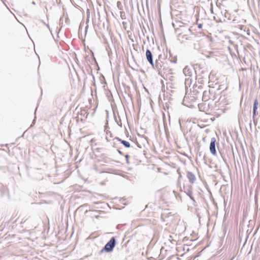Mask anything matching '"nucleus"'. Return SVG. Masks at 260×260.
I'll return each mask as SVG.
<instances>
[{
	"label": "nucleus",
	"mask_w": 260,
	"mask_h": 260,
	"mask_svg": "<svg viewBox=\"0 0 260 260\" xmlns=\"http://www.w3.org/2000/svg\"><path fill=\"white\" fill-rule=\"evenodd\" d=\"M183 251H186V252H188V251H189V248H188V247H187V248H186V247H184L183 248Z\"/></svg>",
	"instance_id": "obj_19"
},
{
	"label": "nucleus",
	"mask_w": 260,
	"mask_h": 260,
	"mask_svg": "<svg viewBox=\"0 0 260 260\" xmlns=\"http://www.w3.org/2000/svg\"><path fill=\"white\" fill-rule=\"evenodd\" d=\"M203 91L204 90H203L202 85H196L195 87H193V89L192 91V94L196 96L194 97L195 98H201V95Z\"/></svg>",
	"instance_id": "obj_3"
},
{
	"label": "nucleus",
	"mask_w": 260,
	"mask_h": 260,
	"mask_svg": "<svg viewBox=\"0 0 260 260\" xmlns=\"http://www.w3.org/2000/svg\"><path fill=\"white\" fill-rule=\"evenodd\" d=\"M89 74L92 76V79L94 81V84H95V77H94V76L92 74V71H90V72L89 73Z\"/></svg>",
	"instance_id": "obj_18"
},
{
	"label": "nucleus",
	"mask_w": 260,
	"mask_h": 260,
	"mask_svg": "<svg viewBox=\"0 0 260 260\" xmlns=\"http://www.w3.org/2000/svg\"><path fill=\"white\" fill-rule=\"evenodd\" d=\"M258 104V100H257V99H255V100L254 101V102H253L252 110H257Z\"/></svg>",
	"instance_id": "obj_13"
},
{
	"label": "nucleus",
	"mask_w": 260,
	"mask_h": 260,
	"mask_svg": "<svg viewBox=\"0 0 260 260\" xmlns=\"http://www.w3.org/2000/svg\"><path fill=\"white\" fill-rule=\"evenodd\" d=\"M94 216H95V218H97V219H98V218H99V217H100V215H95Z\"/></svg>",
	"instance_id": "obj_31"
},
{
	"label": "nucleus",
	"mask_w": 260,
	"mask_h": 260,
	"mask_svg": "<svg viewBox=\"0 0 260 260\" xmlns=\"http://www.w3.org/2000/svg\"><path fill=\"white\" fill-rule=\"evenodd\" d=\"M220 86L221 85H219V87L217 89V91L218 92H219V90L221 89ZM211 96L212 98L211 99L213 101H215L216 103L219 102L221 98V96H219V93H215L213 91L212 96Z\"/></svg>",
	"instance_id": "obj_8"
},
{
	"label": "nucleus",
	"mask_w": 260,
	"mask_h": 260,
	"mask_svg": "<svg viewBox=\"0 0 260 260\" xmlns=\"http://www.w3.org/2000/svg\"><path fill=\"white\" fill-rule=\"evenodd\" d=\"M168 53H169L170 57L173 58V59L171 60V62L172 63H177V56H175L173 57V55L170 50H169Z\"/></svg>",
	"instance_id": "obj_12"
},
{
	"label": "nucleus",
	"mask_w": 260,
	"mask_h": 260,
	"mask_svg": "<svg viewBox=\"0 0 260 260\" xmlns=\"http://www.w3.org/2000/svg\"><path fill=\"white\" fill-rule=\"evenodd\" d=\"M116 239L115 237H112L105 245L104 250H107V253L112 252L116 245Z\"/></svg>",
	"instance_id": "obj_2"
},
{
	"label": "nucleus",
	"mask_w": 260,
	"mask_h": 260,
	"mask_svg": "<svg viewBox=\"0 0 260 260\" xmlns=\"http://www.w3.org/2000/svg\"><path fill=\"white\" fill-rule=\"evenodd\" d=\"M120 16L122 17V12H121Z\"/></svg>",
	"instance_id": "obj_47"
},
{
	"label": "nucleus",
	"mask_w": 260,
	"mask_h": 260,
	"mask_svg": "<svg viewBox=\"0 0 260 260\" xmlns=\"http://www.w3.org/2000/svg\"><path fill=\"white\" fill-rule=\"evenodd\" d=\"M231 147H232V151H233V145H231Z\"/></svg>",
	"instance_id": "obj_39"
},
{
	"label": "nucleus",
	"mask_w": 260,
	"mask_h": 260,
	"mask_svg": "<svg viewBox=\"0 0 260 260\" xmlns=\"http://www.w3.org/2000/svg\"><path fill=\"white\" fill-rule=\"evenodd\" d=\"M183 74L185 76H188L185 80V84H191L192 79L191 78L192 76L193 73H196L194 68L192 66H186L183 70Z\"/></svg>",
	"instance_id": "obj_1"
},
{
	"label": "nucleus",
	"mask_w": 260,
	"mask_h": 260,
	"mask_svg": "<svg viewBox=\"0 0 260 260\" xmlns=\"http://www.w3.org/2000/svg\"><path fill=\"white\" fill-rule=\"evenodd\" d=\"M180 190H181V191H182L183 190V189H182V188H181Z\"/></svg>",
	"instance_id": "obj_42"
},
{
	"label": "nucleus",
	"mask_w": 260,
	"mask_h": 260,
	"mask_svg": "<svg viewBox=\"0 0 260 260\" xmlns=\"http://www.w3.org/2000/svg\"><path fill=\"white\" fill-rule=\"evenodd\" d=\"M258 115L257 110H252V118L254 119L255 117Z\"/></svg>",
	"instance_id": "obj_15"
},
{
	"label": "nucleus",
	"mask_w": 260,
	"mask_h": 260,
	"mask_svg": "<svg viewBox=\"0 0 260 260\" xmlns=\"http://www.w3.org/2000/svg\"><path fill=\"white\" fill-rule=\"evenodd\" d=\"M36 110H37V108L36 109ZM36 110H35V113H34V114H35V118H34V119L33 120L32 124H34L35 123V122H36Z\"/></svg>",
	"instance_id": "obj_21"
},
{
	"label": "nucleus",
	"mask_w": 260,
	"mask_h": 260,
	"mask_svg": "<svg viewBox=\"0 0 260 260\" xmlns=\"http://www.w3.org/2000/svg\"><path fill=\"white\" fill-rule=\"evenodd\" d=\"M42 22L44 24L46 25V26H47V27L50 29L49 25L48 24H46L45 23V22L43 20H42Z\"/></svg>",
	"instance_id": "obj_24"
},
{
	"label": "nucleus",
	"mask_w": 260,
	"mask_h": 260,
	"mask_svg": "<svg viewBox=\"0 0 260 260\" xmlns=\"http://www.w3.org/2000/svg\"><path fill=\"white\" fill-rule=\"evenodd\" d=\"M181 177V175L180 174L179 176L178 179H179Z\"/></svg>",
	"instance_id": "obj_35"
},
{
	"label": "nucleus",
	"mask_w": 260,
	"mask_h": 260,
	"mask_svg": "<svg viewBox=\"0 0 260 260\" xmlns=\"http://www.w3.org/2000/svg\"><path fill=\"white\" fill-rule=\"evenodd\" d=\"M88 27V25L85 27V31H86V32H87V30Z\"/></svg>",
	"instance_id": "obj_32"
},
{
	"label": "nucleus",
	"mask_w": 260,
	"mask_h": 260,
	"mask_svg": "<svg viewBox=\"0 0 260 260\" xmlns=\"http://www.w3.org/2000/svg\"><path fill=\"white\" fill-rule=\"evenodd\" d=\"M115 121L117 122V119L115 117Z\"/></svg>",
	"instance_id": "obj_46"
},
{
	"label": "nucleus",
	"mask_w": 260,
	"mask_h": 260,
	"mask_svg": "<svg viewBox=\"0 0 260 260\" xmlns=\"http://www.w3.org/2000/svg\"><path fill=\"white\" fill-rule=\"evenodd\" d=\"M164 43L166 44V39L165 38H164Z\"/></svg>",
	"instance_id": "obj_38"
},
{
	"label": "nucleus",
	"mask_w": 260,
	"mask_h": 260,
	"mask_svg": "<svg viewBox=\"0 0 260 260\" xmlns=\"http://www.w3.org/2000/svg\"><path fill=\"white\" fill-rule=\"evenodd\" d=\"M203 159L204 160V162L205 164H206V156L205 154L203 155Z\"/></svg>",
	"instance_id": "obj_23"
},
{
	"label": "nucleus",
	"mask_w": 260,
	"mask_h": 260,
	"mask_svg": "<svg viewBox=\"0 0 260 260\" xmlns=\"http://www.w3.org/2000/svg\"><path fill=\"white\" fill-rule=\"evenodd\" d=\"M117 152H118V153H119V154H120V155H123V153H122V152L120 150V149H117Z\"/></svg>",
	"instance_id": "obj_22"
},
{
	"label": "nucleus",
	"mask_w": 260,
	"mask_h": 260,
	"mask_svg": "<svg viewBox=\"0 0 260 260\" xmlns=\"http://www.w3.org/2000/svg\"><path fill=\"white\" fill-rule=\"evenodd\" d=\"M31 4H32V5H35V4H36V3H35L34 1H32V3H31Z\"/></svg>",
	"instance_id": "obj_34"
},
{
	"label": "nucleus",
	"mask_w": 260,
	"mask_h": 260,
	"mask_svg": "<svg viewBox=\"0 0 260 260\" xmlns=\"http://www.w3.org/2000/svg\"><path fill=\"white\" fill-rule=\"evenodd\" d=\"M106 139L107 140V141H109V139H108L107 137H106Z\"/></svg>",
	"instance_id": "obj_36"
},
{
	"label": "nucleus",
	"mask_w": 260,
	"mask_h": 260,
	"mask_svg": "<svg viewBox=\"0 0 260 260\" xmlns=\"http://www.w3.org/2000/svg\"><path fill=\"white\" fill-rule=\"evenodd\" d=\"M213 90L209 89L208 91L204 90L202 93L201 98L203 101L206 102L212 98Z\"/></svg>",
	"instance_id": "obj_4"
},
{
	"label": "nucleus",
	"mask_w": 260,
	"mask_h": 260,
	"mask_svg": "<svg viewBox=\"0 0 260 260\" xmlns=\"http://www.w3.org/2000/svg\"><path fill=\"white\" fill-rule=\"evenodd\" d=\"M107 128H109V126H108V121H107V123H106V124L105 125V132H106L107 134H109V132H110V131L107 130Z\"/></svg>",
	"instance_id": "obj_14"
},
{
	"label": "nucleus",
	"mask_w": 260,
	"mask_h": 260,
	"mask_svg": "<svg viewBox=\"0 0 260 260\" xmlns=\"http://www.w3.org/2000/svg\"><path fill=\"white\" fill-rule=\"evenodd\" d=\"M249 126H250V130L251 131V120L250 121V122H249Z\"/></svg>",
	"instance_id": "obj_30"
},
{
	"label": "nucleus",
	"mask_w": 260,
	"mask_h": 260,
	"mask_svg": "<svg viewBox=\"0 0 260 260\" xmlns=\"http://www.w3.org/2000/svg\"><path fill=\"white\" fill-rule=\"evenodd\" d=\"M138 146L140 148H141V146H140V144H138Z\"/></svg>",
	"instance_id": "obj_40"
},
{
	"label": "nucleus",
	"mask_w": 260,
	"mask_h": 260,
	"mask_svg": "<svg viewBox=\"0 0 260 260\" xmlns=\"http://www.w3.org/2000/svg\"><path fill=\"white\" fill-rule=\"evenodd\" d=\"M186 177L188 179V181L190 184H193L194 183L196 177L194 174L190 171L187 172Z\"/></svg>",
	"instance_id": "obj_9"
},
{
	"label": "nucleus",
	"mask_w": 260,
	"mask_h": 260,
	"mask_svg": "<svg viewBox=\"0 0 260 260\" xmlns=\"http://www.w3.org/2000/svg\"><path fill=\"white\" fill-rule=\"evenodd\" d=\"M159 25H160V27H162V23H161V22L160 23V24H159Z\"/></svg>",
	"instance_id": "obj_37"
},
{
	"label": "nucleus",
	"mask_w": 260,
	"mask_h": 260,
	"mask_svg": "<svg viewBox=\"0 0 260 260\" xmlns=\"http://www.w3.org/2000/svg\"><path fill=\"white\" fill-rule=\"evenodd\" d=\"M102 155L103 156H104V154H102Z\"/></svg>",
	"instance_id": "obj_48"
},
{
	"label": "nucleus",
	"mask_w": 260,
	"mask_h": 260,
	"mask_svg": "<svg viewBox=\"0 0 260 260\" xmlns=\"http://www.w3.org/2000/svg\"><path fill=\"white\" fill-rule=\"evenodd\" d=\"M147 38L148 40H149V37H147Z\"/></svg>",
	"instance_id": "obj_44"
},
{
	"label": "nucleus",
	"mask_w": 260,
	"mask_h": 260,
	"mask_svg": "<svg viewBox=\"0 0 260 260\" xmlns=\"http://www.w3.org/2000/svg\"><path fill=\"white\" fill-rule=\"evenodd\" d=\"M198 156H199V157H202V155H203L202 152H199V153H198Z\"/></svg>",
	"instance_id": "obj_28"
},
{
	"label": "nucleus",
	"mask_w": 260,
	"mask_h": 260,
	"mask_svg": "<svg viewBox=\"0 0 260 260\" xmlns=\"http://www.w3.org/2000/svg\"><path fill=\"white\" fill-rule=\"evenodd\" d=\"M93 212H98V211H97V210H93Z\"/></svg>",
	"instance_id": "obj_43"
},
{
	"label": "nucleus",
	"mask_w": 260,
	"mask_h": 260,
	"mask_svg": "<svg viewBox=\"0 0 260 260\" xmlns=\"http://www.w3.org/2000/svg\"><path fill=\"white\" fill-rule=\"evenodd\" d=\"M183 189H184V192L186 194L187 196H188L191 200H192L193 203L196 202V201L194 198L192 196V186L191 185H189L186 189L185 188V186H183Z\"/></svg>",
	"instance_id": "obj_7"
},
{
	"label": "nucleus",
	"mask_w": 260,
	"mask_h": 260,
	"mask_svg": "<svg viewBox=\"0 0 260 260\" xmlns=\"http://www.w3.org/2000/svg\"><path fill=\"white\" fill-rule=\"evenodd\" d=\"M114 139L117 140L118 141L120 142L125 148H129L131 147V144L129 142L122 140L119 137H115Z\"/></svg>",
	"instance_id": "obj_11"
},
{
	"label": "nucleus",
	"mask_w": 260,
	"mask_h": 260,
	"mask_svg": "<svg viewBox=\"0 0 260 260\" xmlns=\"http://www.w3.org/2000/svg\"><path fill=\"white\" fill-rule=\"evenodd\" d=\"M146 58L149 64L152 67H154L153 54L151 51L148 49H147L146 51Z\"/></svg>",
	"instance_id": "obj_6"
},
{
	"label": "nucleus",
	"mask_w": 260,
	"mask_h": 260,
	"mask_svg": "<svg viewBox=\"0 0 260 260\" xmlns=\"http://www.w3.org/2000/svg\"><path fill=\"white\" fill-rule=\"evenodd\" d=\"M88 21H89V19H88L87 20V21H86V23H87Z\"/></svg>",
	"instance_id": "obj_45"
},
{
	"label": "nucleus",
	"mask_w": 260,
	"mask_h": 260,
	"mask_svg": "<svg viewBox=\"0 0 260 260\" xmlns=\"http://www.w3.org/2000/svg\"><path fill=\"white\" fill-rule=\"evenodd\" d=\"M161 54H160L158 55V59H157L156 60H158V61H160V58H161Z\"/></svg>",
	"instance_id": "obj_27"
},
{
	"label": "nucleus",
	"mask_w": 260,
	"mask_h": 260,
	"mask_svg": "<svg viewBox=\"0 0 260 260\" xmlns=\"http://www.w3.org/2000/svg\"><path fill=\"white\" fill-rule=\"evenodd\" d=\"M180 190H181V191H182L183 190V189H182V188H181Z\"/></svg>",
	"instance_id": "obj_41"
},
{
	"label": "nucleus",
	"mask_w": 260,
	"mask_h": 260,
	"mask_svg": "<svg viewBox=\"0 0 260 260\" xmlns=\"http://www.w3.org/2000/svg\"><path fill=\"white\" fill-rule=\"evenodd\" d=\"M125 159H126V163L127 164H129V161H128L129 155L128 154H126L125 155Z\"/></svg>",
	"instance_id": "obj_17"
},
{
	"label": "nucleus",
	"mask_w": 260,
	"mask_h": 260,
	"mask_svg": "<svg viewBox=\"0 0 260 260\" xmlns=\"http://www.w3.org/2000/svg\"><path fill=\"white\" fill-rule=\"evenodd\" d=\"M104 252H107V250H104V247L100 250L99 253L100 254H102Z\"/></svg>",
	"instance_id": "obj_20"
},
{
	"label": "nucleus",
	"mask_w": 260,
	"mask_h": 260,
	"mask_svg": "<svg viewBox=\"0 0 260 260\" xmlns=\"http://www.w3.org/2000/svg\"><path fill=\"white\" fill-rule=\"evenodd\" d=\"M103 161L105 163H107L109 161V160L110 159L109 158L107 157H103Z\"/></svg>",
	"instance_id": "obj_16"
},
{
	"label": "nucleus",
	"mask_w": 260,
	"mask_h": 260,
	"mask_svg": "<svg viewBox=\"0 0 260 260\" xmlns=\"http://www.w3.org/2000/svg\"><path fill=\"white\" fill-rule=\"evenodd\" d=\"M62 21H63V17H61V18H60V20H59V23H60V24L61 23V24L62 23Z\"/></svg>",
	"instance_id": "obj_26"
},
{
	"label": "nucleus",
	"mask_w": 260,
	"mask_h": 260,
	"mask_svg": "<svg viewBox=\"0 0 260 260\" xmlns=\"http://www.w3.org/2000/svg\"><path fill=\"white\" fill-rule=\"evenodd\" d=\"M162 62L161 61H158V60H156L155 62H154V67H152L153 69L156 70L157 71L159 72L160 69L163 67Z\"/></svg>",
	"instance_id": "obj_10"
},
{
	"label": "nucleus",
	"mask_w": 260,
	"mask_h": 260,
	"mask_svg": "<svg viewBox=\"0 0 260 260\" xmlns=\"http://www.w3.org/2000/svg\"><path fill=\"white\" fill-rule=\"evenodd\" d=\"M109 132V134H110V137H112V133H111V132Z\"/></svg>",
	"instance_id": "obj_33"
},
{
	"label": "nucleus",
	"mask_w": 260,
	"mask_h": 260,
	"mask_svg": "<svg viewBox=\"0 0 260 260\" xmlns=\"http://www.w3.org/2000/svg\"><path fill=\"white\" fill-rule=\"evenodd\" d=\"M203 26V24L201 23L198 24V27L199 28H202Z\"/></svg>",
	"instance_id": "obj_25"
},
{
	"label": "nucleus",
	"mask_w": 260,
	"mask_h": 260,
	"mask_svg": "<svg viewBox=\"0 0 260 260\" xmlns=\"http://www.w3.org/2000/svg\"><path fill=\"white\" fill-rule=\"evenodd\" d=\"M253 120L254 123L255 124V125H256V123H257V121L255 119V118L254 119H253Z\"/></svg>",
	"instance_id": "obj_29"
},
{
	"label": "nucleus",
	"mask_w": 260,
	"mask_h": 260,
	"mask_svg": "<svg viewBox=\"0 0 260 260\" xmlns=\"http://www.w3.org/2000/svg\"><path fill=\"white\" fill-rule=\"evenodd\" d=\"M209 149L210 153L214 156H216L217 155V152L216 150V139L214 137L211 138Z\"/></svg>",
	"instance_id": "obj_5"
}]
</instances>
